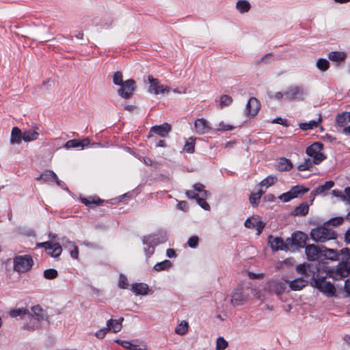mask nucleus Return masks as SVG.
I'll return each instance as SVG.
<instances>
[{"instance_id": "052dcab7", "label": "nucleus", "mask_w": 350, "mask_h": 350, "mask_svg": "<svg viewBox=\"0 0 350 350\" xmlns=\"http://www.w3.org/2000/svg\"><path fill=\"white\" fill-rule=\"evenodd\" d=\"M340 254L342 256V260L344 261L349 258L350 251L348 248H343L340 251L339 255Z\"/></svg>"}, {"instance_id": "a18cd8bd", "label": "nucleus", "mask_w": 350, "mask_h": 350, "mask_svg": "<svg viewBox=\"0 0 350 350\" xmlns=\"http://www.w3.org/2000/svg\"><path fill=\"white\" fill-rule=\"evenodd\" d=\"M204 186L201 183H196L193 185V189L196 192H199L201 193V196L204 198H206L208 196L207 191L204 190Z\"/></svg>"}, {"instance_id": "9b49d317", "label": "nucleus", "mask_w": 350, "mask_h": 350, "mask_svg": "<svg viewBox=\"0 0 350 350\" xmlns=\"http://www.w3.org/2000/svg\"><path fill=\"white\" fill-rule=\"evenodd\" d=\"M248 298V295L244 294L243 288H237L232 293L230 302L234 306L243 305Z\"/></svg>"}, {"instance_id": "e2e57ef3", "label": "nucleus", "mask_w": 350, "mask_h": 350, "mask_svg": "<svg viewBox=\"0 0 350 350\" xmlns=\"http://www.w3.org/2000/svg\"><path fill=\"white\" fill-rule=\"evenodd\" d=\"M116 342L120 345L122 347L126 349H129L131 347V342L127 340H117Z\"/></svg>"}, {"instance_id": "58836bf2", "label": "nucleus", "mask_w": 350, "mask_h": 350, "mask_svg": "<svg viewBox=\"0 0 350 350\" xmlns=\"http://www.w3.org/2000/svg\"><path fill=\"white\" fill-rule=\"evenodd\" d=\"M195 139L193 137H190L187 142L185 145L184 146V150L189 153H193L195 150Z\"/></svg>"}, {"instance_id": "2f4dec72", "label": "nucleus", "mask_w": 350, "mask_h": 350, "mask_svg": "<svg viewBox=\"0 0 350 350\" xmlns=\"http://www.w3.org/2000/svg\"><path fill=\"white\" fill-rule=\"evenodd\" d=\"M308 190L309 189L305 188L301 185H296L291 189V191L292 195L293 196V198L298 197L299 194H303L308 192Z\"/></svg>"}, {"instance_id": "b1692460", "label": "nucleus", "mask_w": 350, "mask_h": 350, "mask_svg": "<svg viewBox=\"0 0 350 350\" xmlns=\"http://www.w3.org/2000/svg\"><path fill=\"white\" fill-rule=\"evenodd\" d=\"M336 124L338 126L340 127H347V124L350 122H349V112H343L340 114H338L336 116Z\"/></svg>"}, {"instance_id": "c03bdc74", "label": "nucleus", "mask_w": 350, "mask_h": 350, "mask_svg": "<svg viewBox=\"0 0 350 350\" xmlns=\"http://www.w3.org/2000/svg\"><path fill=\"white\" fill-rule=\"evenodd\" d=\"M228 346L227 341L223 337H219L216 342V350H224Z\"/></svg>"}, {"instance_id": "338daca9", "label": "nucleus", "mask_w": 350, "mask_h": 350, "mask_svg": "<svg viewBox=\"0 0 350 350\" xmlns=\"http://www.w3.org/2000/svg\"><path fill=\"white\" fill-rule=\"evenodd\" d=\"M177 207L178 209L183 211H187L188 209V205H187V202H185V201L179 202L177 205Z\"/></svg>"}, {"instance_id": "8fccbe9b", "label": "nucleus", "mask_w": 350, "mask_h": 350, "mask_svg": "<svg viewBox=\"0 0 350 350\" xmlns=\"http://www.w3.org/2000/svg\"><path fill=\"white\" fill-rule=\"evenodd\" d=\"M79 140L71 139L68 140L64 145V147L67 149L72 148H80Z\"/></svg>"}, {"instance_id": "a19ab883", "label": "nucleus", "mask_w": 350, "mask_h": 350, "mask_svg": "<svg viewBox=\"0 0 350 350\" xmlns=\"http://www.w3.org/2000/svg\"><path fill=\"white\" fill-rule=\"evenodd\" d=\"M308 210L307 204H301L295 208V212L296 215H306L308 213Z\"/></svg>"}, {"instance_id": "4468645a", "label": "nucleus", "mask_w": 350, "mask_h": 350, "mask_svg": "<svg viewBox=\"0 0 350 350\" xmlns=\"http://www.w3.org/2000/svg\"><path fill=\"white\" fill-rule=\"evenodd\" d=\"M171 131L172 126L167 122L163 123L161 125L154 126L150 128V134L148 135V137H150L152 136L151 133H154L161 137H165L167 136Z\"/></svg>"}, {"instance_id": "2eb2a0df", "label": "nucleus", "mask_w": 350, "mask_h": 350, "mask_svg": "<svg viewBox=\"0 0 350 350\" xmlns=\"http://www.w3.org/2000/svg\"><path fill=\"white\" fill-rule=\"evenodd\" d=\"M265 223L262 221L258 217H252L248 218L245 221V226L247 228H254L257 230V234L259 235L265 228Z\"/></svg>"}, {"instance_id": "ddd939ff", "label": "nucleus", "mask_w": 350, "mask_h": 350, "mask_svg": "<svg viewBox=\"0 0 350 350\" xmlns=\"http://www.w3.org/2000/svg\"><path fill=\"white\" fill-rule=\"evenodd\" d=\"M269 244L271 248L274 251L284 250L289 251L287 245L286 240L284 241L280 237H274L273 236L269 237Z\"/></svg>"}, {"instance_id": "69168bd1", "label": "nucleus", "mask_w": 350, "mask_h": 350, "mask_svg": "<svg viewBox=\"0 0 350 350\" xmlns=\"http://www.w3.org/2000/svg\"><path fill=\"white\" fill-rule=\"evenodd\" d=\"M252 291L254 296L256 299L260 300L261 301H265L266 300V297L264 295H262L259 291H257L255 289H252Z\"/></svg>"}, {"instance_id": "393cba45", "label": "nucleus", "mask_w": 350, "mask_h": 350, "mask_svg": "<svg viewBox=\"0 0 350 350\" xmlns=\"http://www.w3.org/2000/svg\"><path fill=\"white\" fill-rule=\"evenodd\" d=\"M21 139H23V133L18 127H14L11 133L10 143L18 144L21 142Z\"/></svg>"}, {"instance_id": "4c0bfd02", "label": "nucleus", "mask_w": 350, "mask_h": 350, "mask_svg": "<svg viewBox=\"0 0 350 350\" xmlns=\"http://www.w3.org/2000/svg\"><path fill=\"white\" fill-rule=\"evenodd\" d=\"M317 67L323 72L326 71L329 67V62L326 59L319 58L317 61Z\"/></svg>"}, {"instance_id": "de8ad7c7", "label": "nucleus", "mask_w": 350, "mask_h": 350, "mask_svg": "<svg viewBox=\"0 0 350 350\" xmlns=\"http://www.w3.org/2000/svg\"><path fill=\"white\" fill-rule=\"evenodd\" d=\"M113 82L114 84L117 85H122L124 81L122 79V72L117 71L114 73L113 77Z\"/></svg>"}, {"instance_id": "49530a36", "label": "nucleus", "mask_w": 350, "mask_h": 350, "mask_svg": "<svg viewBox=\"0 0 350 350\" xmlns=\"http://www.w3.org/2000/svg\"><path fill=\"white\" fill-rule=\"evenodd\" d=\"M344 219L341 217H338L329 219L325 224L329 227V226H338L343 223Z\"/></svg>"}, {"instance_id": "5fc2aeb1", "label": "nucleus", "mask_w": 350, "mask_h": 350, "mask_svg": "<svg viewBox=\"0 0 350 350\" xmlns=\"http://www.w3.org/2000/svg\"><path fill=\"white\" fill-rule=\"evenodd\" d=\"M279 198L284 202H288L291 200L293 199V196L291 193V190L286 193H284L280 196Z\"/></svg>"}, {"instance_id": "6e6d98bb", "label": "nucleus", "mask_w": 350, "mask_h": 350, "mask_svg": "<svg viewBox=\"0 0 350 350\" xmlns=\"http://www.w3.org/2000/svg\"><path fill=\"white\" fill-rule=\"evenodd\" d=\"M62 243L63 246L66 249H70L72 246L75 245L74 242L70 241L66 237L62 238Z\"/></svg>"}, {"instance_id": "a878e982", "label": "nucleus", "mask_w": 350, "mask_h": 350, "mask_svg": "<svg viewBox=\"0 0 350 350\" xmlns=\"http://www.w3.org/2000/svg\"><path fill=\"white\" fill-rule=\"evenodd\" d=\"M277 168L279 171H288L293 168V164L289 159L281 158L278 162Z\"/></svg>"}, {"instance_id": "7c9ffc66", "label": "nucleus", "mask_w": 350, "mask_h": 350, "mask_svg": "<svg viewBox=\"0 0 350 350\" xmlns=\"http://www.w3.org/2000/svg\"><path fill=\"white\" fill-rule=\"evenodd\" d=\"M236 8L241 13H245L250 10V4L246 0H239L237 3Z\"/></svg>"}, {"instance_id": "f257e3e1", "label": "nucleus", "mask_w": 350, "mask_h": 350, "mask_svg": "<svg viewBox=\"0 0 350 350\" xmlns=\"http://www.w3.org/2000/svg\"><path fill=\"white\" fill-rule=\"evenodd\" d=\"M27 323L24 324V328L27 329H35L40 327L42 321H47V317L39 306H35L31 308V311L28 310L27 315Z\"/></svg>"}, {"instance_id": "864d4df0", "label": "nucleus", "mask_w": 350, "mask_h": 350, "mask_svg": "<svg viewBox=\"0 0 350 350\" xmlns=\"http://www.w3.org/2000/svg\"><path fill=\"white\" fill-rule=\"evenodd\" d=\"M205 198L204 197H201V198H198L196 199L197 200V202L198 204L202 208H204V210H206V211H208L210 210V206L209 204L205 201L204 200Z\"/></svg>"}, {"instance_id": "f704fd0d", "label": "nucleus", "mask_w": 350, "mask_h": 350, "mask_svg": "<svg viewBox=\"0 0 350 350\" xmlns=\"http://www.w3.org/2000/svg\"><path fill=\"white\" fill-rule=\"evenodd\" d=\"M263 193L264 191L262 190H259L257 193H252L250 196V204L254 206L258 205L259 200Z\"/></svg>"}, {"instance_id": "bb28decb", "label": "nucleus", "mask_w": 350, "mask_h": 350, "mask_svg": "<svg viewBox=\"0 0 350 350\" xmlns=\"http://www.w3.org/2000/svg\"><path fill=\"white\" fill-rule=\"evenodd\" d=\"M346 57V54L344 52L332 51L328 54V58L332 62H342Z\"/></svg>"}, {"instance_id": "f03ea898", "label": "nucleus", "mask_w": 350, "mask_h": 350, "mask_svg": "<svg viewBox=\"0 0 350 350\" xmlns=\"http://www.w3.org/2000/svg\"><path fill=\"white\" fill-rule=\"evenodd\" d=\"M311 238L316 242L324 243L329 240L335 239L336 234L334 230L329 228L325 224L312 229L310 232Z\"/></svg>"}, {"instance_id": "79ce46f5", "label": "nucleus", "mask_w": 350, "mask_h": 350, "mask_svg": "<svg viewBox=\"0 0 350 350\" xmlns=\"http://www.w3.org/2000/svg\"><path fill=\"white\" fill-rule=\"evenodd\" d=\"M81 202L86 206H91L92 204L99 205L103 202L101 200L98 199L97 200H96L94 198L92 197L88 198H82Z\"/></svg>"}, {"instance_id": "4be33fe9", "label": "nucleus", "mask_w": 350, "mask_h": 350, "mask_svg": "<svg viewBox=\"0 0 350 350\" xmlns=\"http://www.w3.org/2000/svg\"><path fill=\"white\" fill-rule=\"evenodd\" d=\"M321 254L326 258L331 260H339V253L334 250L329 249L325 247H322V253Z\"/></svg>"}, {"instance_id": "0eeeda50", "label": "nucleus", "mask_w": 350, "mask_h": 350, "mask_svg": "<svg viewBox=\"0 0 350 350\" xmlns=\"http://www.w3.org/2000/svg\"><path fill=\"white\" fill-rule=\"evenodd\" d=\"M307 92L301 85H291L284 92L286 99L290 100H304Z\"/></svg>"}, {"instance_id": "6e6552de", "label": "nucleus", "mask_w": 350, "mask_h": 350, "mask_svg": "<svg viewBox=\"0 0 350 350\" xmlns=\"http://www.w3.org/2000/svg\"><path fill=\"white\" fill-rule=\"evenodd\" d=\"M323 146L321 143H314L306 149L307 154L312 158L313 163L318 165L325 159V156L321 152Z\"/></svg>"}, {"instance_id": "13d9d810", "label": "nucleus", "mask_w": 350, "mask_h": 350, "mask_svg": "<svg viewBox=\"0 0 350 350\" xmlns=\"http://www.w3.org/2000/svg\"><path fill=\"white\" fill-rule=\"evenodd\" d=\"M345 196H342V200L350 204V187H347L345 191Z\"/></svg>"}, {"instance_id": "6ab92c4d", "label": "nucleus", "mask_w": 350, "mask_h": 350, "mask_svg": "<svg viewBox=\"0 0 350 350\" xmlns=\"http://www.w3.org/2000/svg\"><path fill=\"white\" fill-rule=\"evenodd\" d=\"M260 109L258 100L254 97L250 98L246 106L248 115L255 116Z\"/></svg>"}, {"instance_id": "0e129e2a", "label": "nucleus", "mask_w": 350, "mask_h": 350, "mask_svg": "<svg viewBox=\"0 0 350 350\" xmlns=\"http://www.w3.org/2000/svg\"><path fill=\"white\" fill-rule=\"evenodd\" d=\"M186 196L187 198L190 199H197L198 197V194L196 193V191L193 190H188L186 191Z\"/></svg>"}, {"instance_id": "dca6fc26", "label": "nucleus", "mask_w": 350, "mask_h": 350, "mask_svg": "<svg viewBox=\"0 0 350 350\" xmlns=\"http://www.w3.org/2000/svg\"><path fill=\"white\" fill-rule=\"evenodd\" d=\"M194 127L198 135L205 134L211 129L209 122L204 118L197 119L194 122Z\"/></svg>"}, {"instance_id": "aec40b11", "label": "nucleus", "mask_w": 350, "mask_h": 350, "mask_svg": "<svg viewBox=\"0 0 350 350\" xmlns=\"http://www.w3.org/2000/svg\"><path fill=\"white\" fill-rule=\"evenodd\" d=\"M131 290L137 295L148 294V286L144 283H135L131 285Z\"/></svg>"}, {"instance_id": "423d86ee", "label": "nucleus", "mask_w": 350, "mask_h": 350, "mask_svg": "<svg viewBox=\"0 0 350 350\" xmlns=\"http://www.w3.org/2000/svg\"><path fill=\"white\" fill-rule=\"evenodd\" d=\"M307 236L301 232H297L291 237L286 239L288 250L293 252L299 247H304L306 245Z\"/></svg>"}, {"instance_id": "a211bd4d", "label": "nucleus", "mask_w": 350, "mask_h": 350, "mask_svg": "<svg viewBox=\"0 0 350 350\" xmlns=\"http://www.w3.org/2000/svg\"><path fill=\"white\" fill-rule=\"evenodd\" d=\"M36 180H43L44 182L55 181L58 186L62 185L55 173L52 170L44 171L40 176L36 178Z\"/></svg>"}, {"instance_id": "473e14b6", "label": "nucleus", "mask_w": 350, "mask_h": 350, "mask_svg": "<svg viewBox=\"0 0 350 350\" xmlns=\"http://www.w3.org/2000/svg\"><path fill=\"white\" fill-rule=\"evenodd\" d=\"M188 323L185 321H183L180 324L177 325L175 329V332L178 335H184L188 331Z\"/></svg>"}, {"instance_id": "e433bc0d", "label": "nucleus", "mask_w": 350, "mask_h": 350, "mask_svg": "<svg viewBox=\"0 0 350 350\" xmlns=\"http://www.w3.org/2000/svg\"><path fill=\"white\" fill-rule=\"evenodd\" d=\"M232 103V98L231 96L226 94L221 95L219 98V107L223 109L229 106Z\"/></svg>"}, {"instance_id": "5701e85b", "label": "nucleus", "mask_w": 350, "mask_h": 350, "mask_svg": "<svg viewBox=\"0 0 350 350\" xmlns=\"http://www.w3.org/2000/svg\"><path fill=\"white\" fill-rule=\"evenodd\" d=\"M308 282L303 278H297L289 282V287L293 291H300L305 287Z\"/></svg>"}, {"instance_id": "7ed1b4c3", "label": "nucleus", "mask_w": 350, "mask_h": 350, "mask_svg": "<svg viewBox=\"0 0 350 350\" xmlns=\"http://www.w3.org/2000/svg\"><path fill=\"white\" fill-rule=\"evenodd\" d=\"M288 282L284 280L272 279L268 280L265 286L264 291L271 295H275L278 297L281 296L287 288Z\"/></svg>"}, {"instance_id": "4d7b16f0", "label": "nucleus", "mask_w": 350, "mask_h": 350, "mask_svg": "<svg viewBox=\"0 0 350 350\" xmlns=\"http://www.w3.org/2000/svg\"><path fill=\"white\" fill-rule=\"evenodd\" d=\"M232 129H233L232 126H231L230 124H224V122H221L219 124L217 129L218 131H228L232 130Z\"/></svg>"}, {"instance_id": "09e8293b", "label": "nucleus", "mask_w": 350, "mask_h": 350, "mask_svg": "<svg viewBox=\"0 0 350 350\" xmlns=\"http://www.w3.org/2000/svg\"><path fill=\"white\" fill-rule=\"evenodd\" d=\"M118 286L120 288H127L129 286V284L127 282V278L125 275L121 274L119 276V281H118Z\"/></svg>"}, {"instance_id": "f3484780", "label": "nucleus", "mask_w": 350, "mask_h": 350, "mask_svg": "<svg viewBox=\"0 0 350 350\" xmlns=\"http://www.w3.org/2000/svg\"><path fill=\"white\" fill-rule=\"evenodd\" d=\"M305 252L308 260L314 261L319 258V254L322 253V249H319L314 244H310L306 246Z\"/></svg>"}, {"instance_id": "cd10ccee", "label": "nucleus", "mask_w": 350, "mask_h": 350, "mask_svg": "<svg viewBox=\"0 0 350 350\" xmlns=\"http://www.w3.org/2000/svg\"><path fill=\"white\" fill-rule=\"evenodd\" d=\"M38 135V133L34 130H27L23 133V139L25 142L34 141L37 139Z\"/></svg>"}, {"instance_id": "603ef678", "label": "nucleus", "mask_w": 350, "mask_h": 350, "mask_svg": "<svg viewBox=\"0 0 350 350\" xmlns=\"http://www.w3.org/2000/svg\"><path fill=\"white\" fill-rule=\"evenodd\" d=\"M199 238L197 236L190 237L187 241V244L190 247L195 248L198 246Z\"/></svg>"}, {"instance_id": "c85d7f7f", "label": "nucleus", "mask_w": 350, "mask_h": 350, "mask_svg": "<svg viewBox=\"0 0 350 350\" xmlns=\"http://www.w3.org/2000/svg\"><path fill=\"white\" fill-rule=\"evenodd\" d=\"M122 325L118 322H115L113 319H109L107 321V329L108 331H112L117 333L121 330Z\"/></svg>"}, {"instance_id": "412c9836", "label": "nucleus", "mask_w": 350, "mask_h": 350, "mask_svg": "<svg viewBox=\"0 0 350 350\" xmlns=\"http://www.w3.org/2000/svg\"><path fill=\"white\" fill-rule=\"evenodd\" d=\"M334 185V183L332 180L327 181L324 185L318 187L315 190L311 192L313 196L316 195H325L326 192L329 190Z\"/></svg>"}, {"instance_id": "c756f323", "label": "nucleus", "mask_w": 350, "mask_h": 350, "mask_svg": "<svg viewBox=\"0 0 350 350\" xmlns=\"http://www.w3.org/2000/svg\"><path fill=\"white\" fill-rule=\"evenodd\" d=\"M10 314L12 317H21V319L27 320V315H28V310L25 308H18L10 311Z\"/></svg>"}, {"instance_id": "680f3d73", "label": "nucleus", "mask_w": 350, "mask_h": 350, "mask_svg": "<svg viewBox=\"0 0 350 350\" xmlns=\"http://www.w3.org/2000/svg\"><path fill=\"white\" fill-rule=\"evenodd\" d=\"M70 249L71 250L70 251V254L71 257L75 258V259H77L78 258V255H79L78 247L76 245H75Z\"/></svg>"}, {"instance_id": "3c124183", "label": "nucleus", "mask_w": 350, "mask_h": 350, "mask_svg": "<svg viewBox=\"0 0 350 350\" xmlns=\"http://www.w3.org/2000/svg\"><path fill=\"white\" fill-rule=\"evenodd\" d=\"M273 58V55L271 53H267L263 55L259 60L256 62V64H260L261 63H269Z\"/></svg>"}, {"instance_id": "9d476101", "label": "nucleus", "mask_w": 350, "mask_h": 350, "mask_svg": "<svg viewBox=\"0 0 350 350\" xmlns=\"http://www.w3.org/2000/svg\"><path fill=\"white\" fill-rule=\"evenodd\" d=\"M135 90V81L133 79L125 81L118 90V94L125 99L130 98Z\"/></svg>"}, {"instance_id": "1a4fd4ad", "label": "nucleus", "mask_w": 350, "mask_h": 350, "mask_svg": "<svg viewBox=\"0 0 350 350\" xmlns=\"http://www.w3.org/2000/svg\"><path fill=\"white\" fill-rule=\"evenodd\" d=\"M148 81L150 83L148 92L155 95L159 94H168L170 92V87L161 85L157 79L153 78L152 76L148 77Z\"/></svg>"}, {"instance_id": "72a5a7b5", "label": "nucleus", "mask_w": 350, "mask_h": 350, "mask_svg": "<svg viewBox=\"0 0 350 350\" xmlns=\"http://www.w3.org/2000/svg\"><path fill=\"white\" fill-rule=\"evenodd\" d=\"M171 267H172V262L168 260H165L161 262L157 263L154 267V269L157 271H161L166 270Z\"/></svg>"}, {"instance_id": "37998d69", "label": "nucleus", "mask_w": 350, "mask_h": 350, "mask_svg": "<svg viewBox=\"0 0 350 350\" xmlns=\"http://www.w3.org/2000/svg\"><path fill=\"white\" fill-rule=\"evenodd\" d=\"M43 275L46 279L52 280L57 276V271L54 269H49L44 271Z\"/></svg>"}, {"instance_id": "774afa93", "label": "nucleus", "mask_w": 350, "mask_h": 350, "mask_svg": "<svg viewBox=\"0 0 350 350\" xmlns=\"http://www.w3.org/2000/svg\"><path fill=\"white\" fill-rule=\"evenodd\" d=\"M296 271H297V273H300V274H306V265L304 264H301V265H299L297 266L296 267Z\"/></svg>"}, {"instance_id": "bf43d9fd", "label": "nucleus", "mask_w": 350, "mask_h": 350, "mask_svg": "<svg viewBox=\"0 0 350 350\" xmlns=\"http://www.w3.org/2000/svg\"><path fill=\"white\" fill-rule=\"evenodd\" d=\"M107 332H108V329H107V327H105V328L98 330L96 332L95 336H96V338H98L99 339H103L105 338Z\"/></svg>"}, {"instance_id": "39448f33", "label": "nucleus", "mask_w": 350, "mask_h": 350, "mask_svg": "<svg viewBox=\"0 0 350 350\" xmlns=\"http://www.w3.org/2000/svg\"><path fill=\"white\" fill-rule=\"evenodd\" d=\"M32 265L33 260L29 255L17 256L14 258V270L16 272L25 273Z\"/></svg>"}, {"instance_id": "ea45409f", "label": "nucleus", "mask_w": 350, "mask_h": 350, "mask_svg": "<svg viewBox=\"0 0 350 350\" xmlns=\"http://www.w3.org/2000/svg\"><path fill=\"white\" fill-rule=\"evenodd\" d=\"M277 181V178L275 176H269L265 178L260 182V185L262 187L265 186L266 187H269L273 185Z\"/></svg>"}, {"instance_id": "c9c22d12", "label": "nucleus", "mask_w": 350, "mask_h": 350, "mask_svg": "<svg viewBox=\"0 0 350 350\" xmlns=\"http://www.w3.org/2000/svg\"><path fill=\"white\" fill-rule=\"evenodd\" d=\"M313 165H315L314 163H313V160L310 158H308L304 160V163L298 165L297 169L299 171L309 170L312 167Z\"/></svg>"}, {"instance_id": "20e7f679", "label": "nucleus", "mask_w": 350, "mask_h": 350, "mask_svg": "<svg viewBox=\"0 0 350 350\" xmlns=\"http://www.w3.org/2000/svg\"><path fill=\"white\" fill-rule=\"evenodd\" d=\"M311 284L327 297H332L335 295L336 288L330 282L326 281L323 278H313Z\"/></svg>"}, {"instance_id": "f8f14e48", "label": "nucleus", "mask_w": 350, "mask_h": 350, "mask_svg": "<svg viewBox=\"0 0 350 350\" xmlns=\"http://www.w3.org/2000/svg\"><path fill=\"white\" fill-rule=\"evenodd\" d=\"M37 246L39 247H44L46 250H52V252H49V254L54 258L58 257L62 252V246L59 243L46 241L38 243Z\"/></svg>"}]
</instances>
